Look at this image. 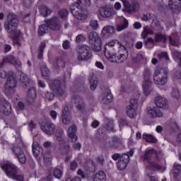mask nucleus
<instances>
[{"instance_id": "nucleus-1", "label": "nucleus", "mask_w": 181, "mask_h": 181, "mask_svg": "<svg viewBox=\"0 0 181 181\" xmlns=\"http://www.w3.org/2000/svg\"><path fill=\"white\" fill-rule=\"evenodd\" d=\"M144 160L146 163V173L150 177V181H158L156 177H151L155 170H165L166 168L160 165V160L158 152L155 149L146 150L144 155Z\"/></svg>"}, {"instance_id": "nucleus-2", "label": "nucleus", "mask_w": 181, "mask_h": 181, "mask_svg": "<svg viewBox=\"0 0 181 181\" xmlns=\"http://www.w3.org/2000/svg\"><path fill=\"white\" fill-rule=\"evenodd\" d=\"M18 25H19L18 16L13 14V13H10L7 16L6 21L4 23V29L6 32L10 35H12V33H14V35L18 34V35L13 37V42L14 45L21 46V33L16 31V29H18Z\"/></svg>"}, {"instance_id": "nucleus-3", "label": "nucleus", "mask_w": 181, "mask_h": 181, "mask_svg": "<svg viewBox=\"0 0 181 181\" xmlns=\"http://www.w3.org/2000/svg\"><path fill=\"white\" fill-rule=\"evenodd\" d=\"M2 169L8 177L17 181H25L23 175L19 174V168L15 164L6 163L2 165Z\"/></svg>"}, {"instance_id": "nucleus-4", "label": "nucleus", "mask_w": 181, "mask_h": 181, "mask_svg": "<svg viewBox=\"0 0 181 181\" xmlns=\"http://www.w3.org/2000/svg\"><path fill=\"white\" fill-rule=\"evenodd\" d=\"M168 69L165 68H156L153 73L154 82L158 86H165L168 83Z\"/></svg>"}, {"instance_id": "nucleus-5", "label": "nucleus", "mask_w": 181, "mask_h": 181, "mask_svg": "<svg viewBox=\"0 0 181 181\" xmlns=\"http://www.w3.org/2000/svg\"><path fill=\"white\" fill-rule=\"evenodd\" d=\"M141 97V92L137 91L130 99V105L126 108V112L129 118H135L136 117V109L138 108V100Z\"/></svg>"}, {"instance_id": "nucleus-6", "label": "nucleus", "mask_w": 181, "mask_h": 181, "mask_svg": "<svg viewBox=\"0 0 181 181\" xmlns=\"http://www.w3.org/2000/svg\"><path fill=\"white\" fill-rule=\"evenodd\" d=\"M107 52H104V55L109 62L112 63H124L128 59V54H114V51H110V48L107 47Z\"/></svg>"}, {"instance_id": "nucleus-7", "label": "nucleus", "mask_w": 181, "mask_h": 181, "mask_svg": "<svg viewBox=\"0 0 181 181\" xmlns=\"http://www.w3.org/2000/svg\"><path fill=\"white\" fill-rule=\"evenodd\" d=\"M23 147V141H22V140H19L18 144H14L11 148V150L18 158V162H20V163H21L22 165H25V163H26V156L22 150Z\"/></svg>"}, {"instance_id": "nucleus-8", "label": "nucleus", "mask_w": 181, "mask_h": 181, "mask_svg": "<svg viewBox=\"0 0 181 181\" xmlns=\"http://www.w3.org/2000/svg\"><path fill=\"white\" fill-rule=\"evenodd\" d=\"M81 4V1L78 0L76 3L71 6V12L76 19L84 21V19H87V11L80 7Z\"/></svg>"}, {"instance_id": "nucleus-9", "label": "nucleus", "mask_w": 181, "mask_h": 181, "mask_svg": "<svg viewBox=\"0 0 181 181\" xmlns=\"http://www.w3.org/2000/svg\"><path fill=\"white\" fill-rule=\"evenodd\" d=\"M77 60L78 62H84L90 60L91 58V52H90V47L87 45H82L78 47L77 49Z\"/></svg>"}, {"instance_id": "nucleus-10", "label": "nucleus", "mask_w": 181, "mask_h": 181, "mask_svg": "<svg viewBox=\"0 0 181 181\" xmlns=\"http://www.w3.org/2000/svg\"><path fill=\"white\" fill-rule=\"evenodd\" d=\"M88 37L93 51L100 52V50H101V40L100 39V35H98V33L93 31L90 33Z\"/></svg>"}, {"instance_id": "nucleus-11", "label": "nucleus", "mask_w": 181, "mask_h": 181, "mask_svg": "<svg viewBox=\"0 0 181 181\" xmlns=\"http://www.w3.org/2000/svg\"><path fill=\"white\" fill-rule=\"evenodd\" d=\"M16 84L17 82L15 77H13V76H10L4 86V92L6 94H12V93H14L15 88H16Z\"/></svg>"}, {"instance_id": "nucleus-12", "label": "nucleus", "mask_w": 181, "mask_h": 181, "mask_svg": "<svg viewBox=\"0 0 181 181\" xmlns=\"http://www.w3.org/2000/svg\"><path fill=\"white\" fill-rule=\"evenodd\" d=\"M47 26L51 29V30H60L62 29V22L58 17H52L45 21Z\"/></svg>"}, {"instance_id": "nucleus-13", "label": "nucleus", "mask_w": 181, "mask_h": 181, "mask_svg": "<svg viewBox=\"0 0 181 181\" xmlns=\"http://www.w3.org/2000/svg\"><path fill=\"white\" fill-rule=\"evenodd\" d=\"M0 111L5 115H9L12 112V106L8 100L4 98L0 99Z\"/></svg>"}, {"instance_id": "nucleus-14", "label": "nucleus", "mask_w": 181, "mask_h": 181, "mask_svg": "<svg viewBox=\"0 0 181 181\" xmlns=\"http://www.w3.org/2000/svg\"><path fill=\"white\" fill-rule=\"evenodd\" d=\"M129 163V155L122 154L119 161L117 162V168L119 169V170H124V169H127V166H128Z\"/></svg>"}, {"instance_id": "nucleus-15", "label": "nucleus", "mask_w": 181, "mask_h": 181, "mask_svg": "<svg viewBox=\"0 0 181 181\" xmlns=\"http://www.w3.org/2000/svg\"><path fill=\"white\" fill-rule=\"evenodd\" d=\"M154 103L158 108H162L163 110L169 108L168 100H166L165 98H162V96L156 97L154 99Z\"/></svg>"}, {"instance_id": "nucleus-16", "label": "nucleus", "mask_w": 181, "mask_h": 181, "mask_svg": "<svg viewBox=\"0 0 181 181\" xmlns=\"http://www.w3.org/2000/svg\"><path fill=\"white\" fill-rule=\"evenodd\" d=\"M114 9L110 7H103L99 10L98 17L100 19L102 18H111L112 16Z\"/></svg>"}, {"instance_id": "nucleus-17", "label": "nucleus", "mask_w": 181, "mask_h": 181, "mask_svg": "<svg viewBox=\"0 0 181 181\" xmlns=\"http://www.w3.org/2000/svg\"><path fill=\"white\" fill-rule=\"evenodd\" d=\"M41 129L47 135H52V134H54L56 125L51 122H48L45 125L41 126Z\"/></svg>"}, {"instance_id": "nucleus-18", "label": "nucleus", "mask_w": 181, "mask_h": 181, "mask_svg": "<svg viewBox=\"0 0 181 181\" xmlns=\"http://www.w3.org/2000/svg\"><path fill=\"white\" fill-rule=\"evenodd\" d=\"M51 88L54 91L55 94L58 95H63L64 90L62 88V83L60 81H54L51 84Z\"/></svg>"}, {"instance_id": "nucleus-19", "label": "nucleus", "mask_w": 181, "mask_h": 181, "mask_svg": "<svg viewBox=\"0 0 181 181\" xmlns=\"http://www.w3.org/2000/svg\"><path fill=\"white\" fill-rule=\"evenodd\" d=\"M76 131H77V127L72 124L68 129V139L71 142H77V136H76Z\"/></svg>"}, {"instance_id": "nucleus-20", "label": "nucleus", "mask_w": 181, "mask_h": 181, "mask_svg": "<svg viewBox=\"0 0 181 181\" xmlns=\"http://www.w3.org/2000/svg\"><path fill=\"white\" fill-rule=\"evenodd\" d=\"M71 122V113L69 111V107H66L62 111V124L69 125Z\"/></svg>"}, {"instance_id": "nucleus-21", "label": "nucleus", "mask_w": 181, "mask_h": 181, "mask_svg": "<svg viewBox=\"0 0 181 181\" xmlns=\"http://www.w3.org/2000/svg\"><path fill=\"white\" fill-rule=\"evenodd\" d=\"M169 6L173 12H177L181 8V0H169Z\"/></svg>"}, {"instance_id": "nucleus-22", "label": "nucleus", "mask_w": 181, "mask_h": 181, "mask_svg": "<svg viewBox=\"0 0 181 181\" xmlns=\"http://www.w3.org/2000/svg\"><path fill=\"white\" fill-rule=\"evenodd\" d=\"M119 46V47H123L124 49V46L122 45V44H121V42L117 41V40H112L110 41L107 45L105 46V49H104V52H108V50L107 49V47L109 48L110 52H114V46L115 45Z\"/></svg>"}, {"instance_id": "nucleus-23", "label": "nucleus", "mask_w": 181, "mask_h": 181, "mask_svg": "<svg viewBox=\"0 0 181 181\" xmlns=\"http://www.w3.org/2000/svg\"><path fill=\"white\" fill-rule=\"evenodd\" d=\"M148 113L151 115L153 118H156V117L160 118V117L163 116V114L162 112L159 111L158 107L148 108Z\"/></svg>"}, {"instance_id": "nucleus-24", "label": "nucleus", "mask_w": 181, "mask_h": 181, "mask_svg": "<svg viewBox=\"0 0 181 181\" xmlns=\"http://www.w3.org/2000/svg\"><path fill=\"white\" fill-rule=\"evenodd\" d=\"M143 90L145 95H149L152 91V82L151 81H144L143 83Z\"/></svg>"}, {"instance_id": "nucleus-25", "label": "nucleus", "mask_w": 181, "mask_h": 181, "mask_svg": "<svg viewBox=\"0 0 181 181\" xmlns=\"http://www.w3.org/2000/svg\"><path fill=\"white\" fill-rule=\"evenodd\" d=\"M154 33H155L153 32V30L151 29V28L146 25L143 28V31L141 32V36L142 39L145 40V39H146V37H148L149 35H154Z\"/></svg>"}, {"instance_id": "nucleus-26", "label": "nucleus", "mask_w": 181, "mask_h": 181, "mask_svg": "<svg viewBox=\"0 0 181 181\" xmlns=\"http://www.w3.org/2000/svg\"><path fill=\"white\" fill-rule=\"evenodd\" d=\"M110 148H119L122 145V139L118 137H113L112 141L109 143Z\"/></svg>"}, {"instance_id": "nucleus-27", "label": "nucleus", "mask_w": 181, "mask_h": 181, "mask_svg": "<svg viewBox=\"0 0 181 181\" xmlns=\"http://www.w3.org/2000/svg\"><path fill=\"white\" fill-rule=\"evenodd\" d=\"M7 57V63H10L11 64H13L16 67H21L22 66V63L18 59H16L13 56H8Z\"/></svg>"}, {"instance_id": "nucleus-28", "label": "nucleus", "mask_w": 181, "mask_h": 181, "mask_svg": "<svg viewBox=\"0 0 181 181\" xmlns=\"http://www.w3.org/2000/svg\"><path fill=\"white\" fill-rule=\"evenodd\" d=\"M20 81L23 84V87L26 88L29 86V83H30V79H29V77L25 74H21Z\"/></svg>"}, {"instance_id": "nucleus-29", "label": "nucleus", "mask_w": 181, "mask_h": 181, "mask_svg": "<svg viewBox=\"0 0 181 181\" xmlns=\"http://www.w3.org/2000/svg\"><path fill=\"white\" fill-rule=\"evenodd\" d=\"M94 181H106L107 180V175H105V173L103 171H99L98 172L94 178Z\"/></svg>"}, {"instance_id": "nucleus-30", "label": "nucleus", "mask_w": 181, "mask_h": 181, "mask_svg": "<svg viewBox=\"0 0 181 181\" xmlns=\"http://www.w3.org/2000/svg\"><path fill=\"white\" fill-rule=\"evenodd\" d=\"M76 108L79 110V111H83L86 108V103H84V100L83 98L78 97L76 99Z\"/></svg>"}, {"instance_id": "nucleus-31", "label": "nucleus", "mask_w": 181, "mask_h": 181, "mask_svg": "<svg viewBox=\"0 0 181 181\" xmlns=\"http://www.w3.org/2000/svg\"><path fill=\"white\" fill-rule=\"evenodd\" d=\"M40 12L41 15H42V16H48V15H50V13H52V10H50L46 6L42 5L40 7Z\"/></svg>"}, {"instance_id": "nucleus-32", "label": "nucleus", "mask_w": 181, "mask_h": 181, "mask_svg": "<svg viewBox=\"0 0 181 181\" xmlns=\"http://www.w3.org/2000/svg\"><path fill=\"white\" fill-rule=\"evenodd\" d=\"M181 172V165L175 163L173 168V173L174 179H176L179 176V173Z\"/></svg>"}, {"instance_id": "nucleus-33", "label": "nucleus", "mask_w": 181, "mask_h": 181, "mask_svg": "<svg viewBox=\"0 0 181 181\" xmlns=\"http://www.w3.org/2000/svg\"><path fill=\"white\" fill-rule=\"evenodd\" d=\"M143 139L146 142H150L151 144H156V142H158V139H156V138H155V136H153L151 134H144Z\"/></svg>"}, {"instance_id": "nucleus-34", "label": "nucleus", "mask_w": 181, "mask_h": 181, "mask_svg": "<svg viewBox=\"0 0 181 181\" xmlns=\"http://www.w3.org/2000/svg\"><path fill=\"white\" fill-rule=\"evenodd\" d=\"M127 28H128V21L124 18L122 23L117 25V32H121V30H124V29H127Z\"/></svg>"}, {"instance_id": "nucleus-35", "label": "nucleus", "mask_w": 181, "mask_h": 181, "mask_svg": "<svg viewBox=\"0 0 181 181\" xmlns=\"http://www.w3.org/2000/svg\"><path fill=\"white\" fill-rule=\"evenodd\" d=\"M47 28H49L47 26V23L41 25L39 27L38 36H43V35H45V33H47Z\"/></svg>"}, {"instance_id": "nucleus-36", "label": "nucleus", "mask_w": 181, "mask_h": 181, "mask_svg": "<svg viewBox=\"0 0 181 181\" xmlns=\"http://www.w3.org/2000/svg\"><path fill=\"white\" fill-rule=\"evenodd\" d=\"M157 57L158 62H168V60H169V57L168 56L167 52H160L158 54Z\"/></svg>"}, {"instance_id": "nucleus-37", "label": "nucleus", "mask_w": 181, "mask_h": 181, "mask_svg": "<svg viewBox=\"0 0 181 181\" xmlns=\"http://www.w3.org/2000/svg\"><path fill=\"white\" fill-rule=\"evenodd\" d=\"M41 73L44 77H49L50 76V69L47 68V66L42 64L41 66Z\"/></svg>"}, {"instance_id": "nucleus-38", "label": "nucleus", "mask_w": 181, "mask_h": 181, "mask_svg": "<svg viewBox=\"0 0 181 181\" xmlns=\"http://www.w3.org/2000/svg\"><path fill=\"white\" fill-rule=\"evenodd\" d=\"M103 32L107 33V35H114L115 33V28L113 26H105L103 29Z\"/></svg>"}, {"instance_id": "nucleus-39", "label": "nucleus", "mask_w": 181, "mask_h": 181, "mask_svg": "<svg viewBox=\"0 0 181 181\" xmlns=\"http://www.w3.org/2000/svg\"><path fill=\"white\" fill-rule=\"evenodd\" d=\"M152 73L149 68H146L144 71V81H151V76Z\"/></svg>"}, {"instance_id": "nucleus-40", "label": "nucleus", "mask_w": 181, "mask_h": 181, "mask_svg": "<svg viewBox=\"0 0 181 181\" xmlns=\"http://www.w3.org/2000/svg\"><path fill=\"white\" fill-rule=\"evenodd\" d=\"M54 67L55 69H59V67H64V61L62 58H57L54 62Z\"/></svg>"}, {"instance_id": "nucleus-41", "label": "nucleus", "mask_w": 181, "mask_h": 181, "mask_svg": "<svg viewBox=\"0 0 181 181\" xmlns=\"http://www.w3.org/2000/svg\"><path fill=\"white\" fill-rule=\"evenodd\" d=\"M37 148H39L37 141H33V146H32V150H33V153L35 156H39L40 151L37 150Z\"/></svg>"}, {"instance_id": "nucleus-42", "label": "nucleus", "mask_w": 181, "mask_h": 181, "mask_svg": "<svg viewBox=\"0 0 181 181\" xmlns=\"http://www.w3.org/2000/svg\"><path fill=\"white\" fill-rule=\"evenodd\" d=\"M46 47V43L41 42L39 49H38V59H42L43 57V50H45V48Z\"/></svg>"}, {"instance_id": "nucleus-43", "label": "nucleus", "mask_w": 181, "mask_h": 181, "mask_svg": "<svg viewBox=\"0 0 181 181\" xmlns=\"http://www.w3.org/2000/svg\"><path fill=\"white\" fill-rule=\"evenodd\" d=\"M112 100V94L111 93H107L105 97L102 99L103 104H108V103H111Z\"/></svg>"}, {"instance_id": "nucleus-44", "label": "nucleus", "mask_w": 181, "mask_h": 181, "mask_svg": "<svg viewBox=\"0 0 181 181\" xmlns=\"http://www.w3.org/2000/svg\"><path fill=\"white\" fill-rule=\"evenodd\" d=\"M105 128L107 131H112V129H114V123L112 120H105Z\"/></svg>"}, {"instance_id": "nucleus-45", "label": "nucleus", "mask_w": 181, "mask_h": 181, "mask_svg": "<svg viewBox=\"0 0 181 181\" xmlns=\"http://www.w3.org/2000/svg\"><path fill=\"white\" fill-rule=\"evenodd\" d=\"M28 98H30L31 100H34V98H36V90L35 88H31L28 92Z\"/></svg>"}, {"instance_id": "nucleus-46", "label": "nucleus", "mask_w": 181, "mask_h": 181, "mask_svg": "<svg viewBox=\"0 0 181 181\" xmlns=\"http://www.w3.org/2000/svg\"><path fill=\"white\" fill-rule=\"evenodd\" d=\"M156 42H166V37L161 33L156 35Z\"/></svg>"}, {"instance_id": "nucleus-47", "label": "nucleus", "mask_w": 181, "mask_h": 181, "mask_svg": "<svg viewBox=\"0 0 181 181\" xmlns=\"http://www.w3.org/2000/svg\"><path fill=\"white\" fill-rule=\"evenodd\" d=\"M55 135L57 141H59V142H62V141H63V130H57Z\"/></svg>"}, {"instance_id": "nucleus-48", "label": "nucleus", "mask_w": 181, "mask_h": 181, "mask_svg": "<svg viewBox=\"0 0 181 181\" xmlns=\"http://www.w3.org/2000/svg\"><path fill=\"white\" fill-rule=\"evenodd\" d=\"M62 175H63V173H62L60 169L57 168L54 170V177H57V179H60V177H62Z\"/></svg>"}, {"instance_id": "nucleus-49", "label": "nucleus", "mask_w": 181, "mask_h": 181, "mask_svg": "<svg viewBox=\"0 0 181 181\" xmlns=\"http://www.w3.org/2000/svg\"><path fill=\"white\" fill-rule=\"evenodd\" d=\"M90 90L94 91V90H95V88H97V84H98L97 81L93 80V79H90Z\"/></svg>"}, {"instance_id": "nucleus-50", "label": "nucleus", "mask_w": 181, "mask_h": 181, "mask_svg": "<svg viewBox=\"0 0 181 181\" xmlns=\"http://www.w3.org/2000/svg\"><path fill=\"white\" fill-rule=\"evenodd\" d=\"M90 26L93 29H97L98 28V21L95 20H92L90 22Z\"/></svg>"}, {"instance_id": "nucleus-51", "label": "nucleus", "mask_w": 181, "mask_h": 181, "mask_svg": "<svg viewBox=\"0 0 181 181\" xmlns=\"http://www.w3.org/2000/svg\"><path fill=\"white\" fill-rule=\"evenodd\" d=\"M84 40H86V37H84V35L81 34H79L76 38V41L78 43H81V42H84Z\"/></svg>"}, {"instance_id": "nucleus-52", "label": "nucleus", "mask_w": 181, "mask_h": 181, "mask_svg": "<svg viewBox=\"0 0 181 181\" xmlns=\"http://www.w3.org/2000/svg\"><path fill=\"white\" fill-rule=\"evenodd\" d=\"M170 39V43L173 45V46H179V43L176 42V40H175V36L170 35L169 37Z\"/></svg>"}, {"instance_id": "nucleus-53", "label": "nucleus", "mask_w": 181, "mask_h": 181, "mask_svg": "<svg viewBox=\"0 0 181 181\" xmlns=\"http://www.w3.org/2000/svg\"><path fill=\"white\" fill-rule=\"evenodd\" d=\"M45 98L46 100H48V101H52V100L54 98V95L52 93L47 92L45 93Z\"/></svg>"}, {"instance_id": "nucleus-54", "label": "nucleus", "mask_w": 181, "mask_h": 181, "mask_svg": "<svg viewBox=\"0 0 181 181\" xmlns=\"http://www.w3.org/2000/svg\"><path fill=\"white\" fill-rule=\"evenodd\" d=\"M52 159V153L47 152L44 154V160L49 161Z\"/></svg>"}, {"instance_id": "nucleus-55", "label": "nucleus", "mask_w": 181, "mask_h": 181, "mask_svg": "<svg viewBox=\"0 0 181 181\" xmlns=\"http://www.w3.org/2000/svg\"><path fill=\"white\" fill-rule=\"evenodd\" d=\"M59 16H61V18H66L67 15H69V11H67V10H61L59 12Z\"/></svg>"}, {"instance_id": "nucleus-56", "label": "nucleus", "mask_w": 181, "mask_h": 181, "mask_svg": "<svg viewBox=\"0 0 181 181\" xmlns=\"http://www.w3.org/2000/svg\"><path fill=\"white\" fill-rule=\"evenodd\" d=\"M119 127H125V125H128V120L125 119H120L119 121Z\"/></svg>"}, {"instance_id": "nucleus-57", "label": "nucleus", "mask_w": 181, "mask_h": 181, "mask_svg": "<svg viewBox=\"0 0 181 181\" xmlns=\"http://www.w3.org/2000/svg\"><path fill=\"white\" fill-rule=\"evenodd\" d=\"M24 109H25V105L21 102H18L17 103V110L18 111H22V110H24Z\"/></svg>"}, {"instance_id": "nucleus-58", "label": "nucleus", "mask_w": 181, "mask_h": 181, "mask_svg": "<svg viewBox=\"0 0 181 181\" xmlns=\"http://www.w3.org/2000/svg\"><path fill=\"white\" fill-rule=\"evenodd\" d=\"M172 95L173 97H174L175 98H177L179 97V90L175 88L174 90H173L172 92Z\"/></svg>"}, {"instance_id": "nucleus-59", "label": "nucleus", "mask_w": 181, "mask_h": 181, "mask_svg": "<svg viewBox=\"0 0 181 181\" xmlns=\"http://www.w3.org/2000/svg\"><path fill=\"white\" fill-rule=\"evenodd\" d=\"M148 43H152L153 45L155 43V41L153 40V39H152V37H148L147 39H145L144 44L148 45Z\"/></svg>"}, {"instance_id": "nucleus-60", "label": "nucleus", "mask_w": 181, "mask_h": 181, "mask_svg": "<svg viewBox=\"0 0 181 181\" xmlns=\"http://www.w3.org/2000/svg\"><path fill=\"white\" fill-rule=\"evenodd\" d=\"M8 63V58L6 57L3 59V60L0 62V69H2L5 64Z\"/></svg>"}, {"instance_id": "nucleus-61", "label": "nucleus", "mask_w": 181, "mask_h": 181, "mask_svg": "<svg viewBox=\"0 0 181 181\" xmlns=\"http://www.w3.org/2000/svg\"><path fill=\"white\" fill-rule=\"evenodd\" d=\"M49 115H51L52 118L56 119V118H57V112L52 110L51 112H49Z\"/></svg>"}, {"instance_id": "nucleus-62", "label": "nucleus", "mask_w": 181, "mask_h": 181, "mask_svg": "<svg viewBox=\"0 0 181 181\" xmlns=\"http://www.w3.org/2000/svg\"><path fill=\"white\" fill-rule=\"evenodd\" d=\"M144 59V55L141 53L138 54L135 58V62H141Z\"/></svg>"}, {"instance_id": "nucleus-63", "label": "nucleus", "mask_w": 181, "mask_h": 181, "mask_svg": "<svg viewBox=\"0 0 181 181\" xmlns=\"http://www.w3.org/2000/svg\"><path fill=\"white\" fill-rule=\"evenodd\" d=\"M71 170H74L77 169V163L76 161H73L71 163V167H70Z\"/></svg>"}, {"instance_id": "nucleus-64", "label": "nucleus", "mask_w": 181, "mask_h": 181, "mask_svg": "<svg viewBox=\"0 0 181 181\" xmlns=\"http://www.w3.org/2000/svg\"><path fill=\"white\" fill-rule=\"evenodd\" d=\"M175 141H176V142H177V144H181V133H178L177 134Z\"/></svg>"}]
</instances>
